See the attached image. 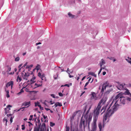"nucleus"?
Wrapping results in <instances>:
<instances>
[{"label":"nucleus","instance_id":"obj_45","mask_svg":"<svg viewBox=\"0 0 131 131\" xmlns=\"http://www.w3.org/2000/svg\"><path fill=\"white\" fill-rule=\"evenodd\" d=\"M58 94L61 97L63 96L64 95L61 92H59L58 93Z\"/></svg>","mask_w":131,"mask_h":131},{"label":"nucleus","instance_id":"obj_58","mask_svg":"<svg viewBox=\"0 0 131 131\" xmlns=\"http://www.w3.org/2000/svg\"><path fill=\"white\" fill-rule=\"evenodd\" d=\"M50 95L51 96H52V97L53 98H55V95L54 94H52Z\"/></svg>","mask_w":131,"mask_h":131},{"label":"nucleus","instance_id":"obj_50","mask_svg":"<svg viewBox=\"0 0 131 131\" xmlns=\"http://www.w3.org/2000/svg\"><path fill=\"white\" fill-rule=\"evenodd\" d=\"M33 115H30V118L29 119V121H31L32 120Z\"/></svg>","mask_w":131,"mask_h":131},{"label":"nucleus","instance_id":"obj_9","mask_svg":"<svg viewBox=\"0 0 131 131\" xmlns=\"http://www.w3.org/2000/svg\"><path fill=\"white\" fill-rule=\"evenodd\" d=\"M26 92H29V94L32 95V94H35L36 93L38 92V91H26Z\"/></svg>","mask_w":131,"mask_h":131},{"label":"nucleus","instance_id":"obj_62","mask_svg":"<svg viewBox=\"0 0 131 131\" xmlns=\"http://www.w3.org/2000/svg\"><path fill=\"white\" fill-rule=\"evenodd\" d=\"M27 62H26V63L24 65V66L21 67V68H23V67H25V66L27 65Z\"/></svg>","mask_w":131,"mask_h":131},{"label":"nucleus","instance_id":"obj_47","mask_svg":"<svg viewBox=\"0 0 131 131\" xmlns=\"http://www.w3.org/2000/svg\"><path fill=\"white\" fill-rule=\"evenodd\" d=\"M119 98V97L117 95H116V96L115 97V99H114L113 100V102H114V100L115 101H116V100H117L118 98Z\"/></svg>","mask_w":131,"mask_h":131},{"label":"nucleus","instance_id":"obj_57","mask_svg":"<svg viewBox=\"0 0 131 131\" xmlns=\"http://www.w3.org/2000/svg\"><path fill=\"white\" fill-rule=\"evenodd\" d=\"M104 122H105V121H104V122L103 121V126H102V128L103 127V128H104V127L105 126V124L104 123Z\"/></svg>","mask_w":131,"mask_h":131},{"label":"nucleus","instance_id":"obj_64","mask_svg":"<svg viewBox=\"0 0 131 131\" xmlns=\"http://www.w3.org/2000/svg\"><path fill=\"white\" fill-rule=\"evenodd\" d=\"M12 114H7V116L8 117H9V116H12Z\"/></svg>","mask_w":131,"mask_h":131},{"label":"nucleus","instance_id":"obj_28","mask_svg":"<svg viewBox=\"0 0 131 131\" xmlns=\"http://www.w3.org/2000/svg\"><path fill=\"white\" fill-rule=\"evenodd\" d=\"M125 97L126 98V100H127L129 101H131V98L127 96H125Z\"/></svg>","mask_w":131,"mask_h":131},{"label":"nucleus","instance_id":"obj_21","mask_svg":"<svg viewBox=\"0 0 131 131\" xmlns=\"http://www.w3.org/2000/svg\"><path fill=\"white\" fill-rule=\"evenodd\" d=\"M41 66L39 64H37V66L36 67V70H37V72L38 71L39 69H40ZM40 70H41L40 69Z\"/></svg>","mask_w":131,"mask_h":131},{"label":"nucleus","instance_id":"obj_8","mask_svg":"<svg viewBox=\"0 0 131 131\" xmlns=\"http://www.w3.org/2000/svg\"><path fill=\"white\" fill-rule=\"evenodd\" d=\"M5 68H6V70L7 69L6 72L7 73H8L9 71H10L11 70V67L9 65H6Z\"/></svg>","mask_w":131,"mask_h":131},{"label":"nucleus","instance_id":"obj_40","mask_svg":"<svg viewBox=\"0 0 131 131\" xmlns=\"http://www.w3.org/2000/svg\"><path fill=\"white\" fill-rule=\"evenodd\" d=\"M42 75L41 73L40 72H39L38 73V76L40 78H42Z\"/></svg>","mask_w":131,"mask_h":131},{"label":"nucleus","instance_id":"obj_23","mask_svg":"<svg viewBox=\"0 0 131 131\" xmlns=\"http://www.w3.org/2000/svg\"><path fill=\"white\" fill-rule=\"evenodd\" d=\"M117 95L120 99L121 98V97H123V92H121L119 93Z\"/></svg>","mask_w":131,"mask_h":131},{"label":"nucleus","instance_id":"obj_43","mask_svg":"<svg viewBox=\"0 0 131 131\" xmlns=\"http://www.w3.org/2000/svg\"><path fill=\"white\" fill-rule=\"evenodd\" d=\"M21 126L22 127V128H21L22 129V130H24L25 128L24 124L23 125H21Z\"/></svg>","mask_w":131,"mask_h":131},{"label":"nucleus","instance_id":"obj_42","mask_svg":"<svg viewBox=\"0 0 131 131\" xmlns=\"http://www.w3.org/2000/svg\"><path fill=\"white\" fill-rule=\"evenodd\" d=\"M64 86H67L68 87H69V84H66L64 85H61V87H63Z\"/></svg>","mask_w":131,"mask_h":131},{"label":"nucleus","instance_id":"obj_27","mask_svg":"<svg viewBox=\"0 0 131 131\" xmlns=\"http://www.w3.org/2000/svg\"><path fill=\"white\" fill-rule=\"evenodd\" d=\"M42 78H40L41 79V80H43V78H45V81H46V77H45V75L44 74H42Z\"/></svg>","mask_w":131,"mask_h":131},{"label":"nucleus","instance_id":"obj_11","mask_svg":"<svg viewBox=\"0 0 131 131\" xmlns=\"http://www.w3.org/2000/svg\"><path fill=\"white\" fill-rule=\"evenodd\" d=\"M43 127L42 128L41 127V128H40V130H42V131H46V124L44 123H43Z\"/></svg>","mask_w":131,"mask_h":131},{"label":"nucleus","instance_id":"obj_24","mask_svg":"<svg viewBox=\"0 0 131 131\" xmlns=\"http://www.w3.org/2000/svg\"><path fill=\"white\" fill-rule=\"evenodd\" d=\"M35 86H36V87H34V88H33L32 89H34L37 87H40V86H42V84H37V83H36L35 85H34Z\"/></svg>","mask_w":131,"mask_h":131},{"label":"nucleus","instance_id":"obj_33","mask_svg":"<svg viewBox=\"0 0 131 131\" xmlns=\"http://www.w3.org/2000/svg\"><path fill=\"white\" fill-rule=\"evenodd\" d=\"M12 107V106L10 105H8L6 106V108H8V110L9 111L10 110V107Z\"/></svg>","mask_w":131,"mask_h":131},{"label":"nucleus","instance_id":"obj_44","mask_svg":"<svg viewBox=\"0 0 131 131\" xmlns=\"http://www.w3.org/2000/svg\"><path fill=\"white\" fill-rule=\"evenodd\" d=\"M38 106L39 107L40 110H43V107H42L40 105H38Z\"/></svg>","mask_w":131,"mask_h":131},{"label":"nucleus","instance_id":"obj_14","mask_svg":"<svg viewBox=\"0 0 131 131\" xmlns=\"http://www.w3.org/2000/svg\"><path fill=\"white\" fill-rule=\"evenodd\" d=\"M123 96H126V95H128V94H129V92L128 90L127 89L126 91H125L124 93H123Z\"/></svg>","mask_w":131,"mask_h":131},{"label":"nucleus","instance_id":"obj_17","mask_svg":"<svg viewBox=\"0 0 131 131\" xmlns=\"http://www.w3.org/2000/svg\"><path fill=\"white\" fill-rule=\"evenodd\" d=\"M104 90L105 89L103 88V85H102V88L100 92V94L101 96H102L103 95Z\"/></svg>","mask_w":131,"mask_h":131},{"label":"nucleus","instance_id":"obj_5","mask_svg":"<svg viewBox=\"0 0 131 131\" xmlns=\"http://www.w3.org/2000/svg\"><path fill=\"white\" fill-rule=\"evenodd\" d=\"M118 102V100H116L115 101V103L114 104L113 106L112 107L113 108V110H112V111L114 112H116L118 110V107H117L116 105V104H117V102Z\"/></svg>","mask_w":131,"mask_h":131},{"label":"nucleus","instance_id":"obj_26","mask_svg":"<svg viewBox=\"0 0 131 131\" xmlns=\"http://www.w3.org/2000/svg\"><path fill=\"white\" fill-rule=\"evenodd\" d=\"M41 125V123H39V125H38V127H34V128H36V129L39 130V129H40V128H40Z\"/></svg>","mask_w":131,"mask_h":131},{"label":"nucleus","instance_id":"obj_7","mask_svg":"<svg viewBox=\"0 0 131 131\" xmlns=\"http://www.w3.org/2000/svg\"><path fill=\"white\" fill-rule=\"evenodd\" d=\"M125 101H126V99L125 96H123V97H121L120 101L124 105L125 104Z\"/></svg>","mask_w":131,"mask_h":131},{"label":"nucleus","instance_id":"obj_63","mask_svg":"<svg viewBox=\"0 0 131 131\" xmlns=\"http://www.w3.org/2000/svg\"><path fill=\"white\" fill-rule=\"evenodd\" d=\"M89 83L88 82H86L85 84V85L84 86V87H85L87 86V85H88Z\"/></svg>","mask_w":131,"mask_h":131},{"label":"nucleus","instance_id":"obj_16","mask_svg":"<svg viewBox=\"0 0 131 131\" xmlns=\"http://www.w3.org/2000/svg\"><path fill=\"white\" fill-rule=\"evenodd\" d=\"M93 114L92 113H90L89 116V117L88 118V122H90L91 121L92 118V116Z\"/></svg>","mask_w":131,"mask_h":131},{"label":"nucleus","instance_id":"obj_36","mask_svg":"<svg viewBox=\"0 0 131 131\" xmlns=\"http://www.w3.org/2000/svg\"><path fill=\"white\" fill-rule=\"evenodd\" d=\"M30 84H32L33 83L35 82L36 81H34L33 79L32 78L30 80Z\"/></svg>","mask_w":131,"mask_h":131},{"label":"nucleus","instance_id":"obj_53","mask_svg":"<svg viewBox=\"0 0 131 131\" xmlns=\"http://www.w3.org/2000/svg\"><path fill=\"white\" fill-rule=\"evenodd\" d=\"M88 115H84V118H85L86 120H88Z\"/></svg>","mask_w":131,"mask_h":131},{"label":"nucleus","instance_id":"obj_55","mask_svg":"<svg viewBox=\"0 0 131 131\" xmlns=\"http://www.w3.org/2000/svg\"><path fill=\"white\" fill-rule=\"evenodd\" d=\"M34 131H42V130L41 129L40 130V131H39V130L34 128Z\"/></svg>","mask_w":131,"mask_h":131},{"label":"nucleus","instance_id":"obj_49","mask_svg":"<svg viewBox=\"0 0 131 131\" xmlns=\"http://www.w3.org/2000/svg\"><path fill=\"white\" fill-rule=\"evenodd\" d=\"M19 60V58L18 57L16 58L15 59V61H18Z\"/></svg>","mask_w":131,"mask_h":131},{"label":"nucleus","instance_id":"obj_51","mask_svg":"<svg viewBox=\"0 0 131 131\" xmlns=\"http://www.w3.org/2000/svg\"><path fill=\"white\" fill-rule=\"evenodd\" d=\"M42 115L43 116V117L44 118V119H46V118H47V119H48L47 117V116H46L45 115H44L43 114H42Z\"/></svg>","mask_w":131,"mask_h":131},{"label":"nucleus","instance_id":"obj_52","mask_svg":"<svg viewBox=\"0 0 131 131\" xmlns=\"http://www.w3.org/2000/svg\"><path fill=\"white\" fill-rule=\"evenodd\" d=\"M84 115H85V114H82V117L81 118V120H80V122H83V116H84Z\"/></svg>","mask_w":131,"mask_h":131},{"label":"nucleus","instance_id":"obj_30","mask_svg":"<svg viewBox=\"0 0 131 131\" xmlns=\"http://www.w3.org/2000/svg\"><path fill=\"white\" fill-rule=\"evenodd\" d=\"M87 107V105H85V106L83 108V110H84V111H83V114H84V113L86 111Z\"/></svg>","mask_w":131,"mask_h":131},{"label":"nucleus","instance_id":"obj_4","mask_svg":"<svg viewBox=\"0 0 131 131\" xmlns=\"http://www.w3.org/2000/svg\"><path fill=\"white\" fill-rule=\"evenodd\" d=\"M112 101V100H110L109 101H108L107 102V104H106V105L105 106H104L102 107L101 109V111H103H103L102 113L101 114H103L104 112L105 111V110L107 108V109L108 106H109V105L110 104V103Z\"/></svg>","mask_w":131,"mask_h":131},{"label":"nucleus","instance_id":"obj_32","mask_svg":"<svg viewBox=\"0 0 131 131\" xmlns=\"http://www.w3.org/2000/svg\"><path fill=\"white\" fill-rule=\"evenodd\" d=\"M91 95H92L91 96V98L92 97H95V96L96 95V93L94 92H91Z\"/></svg>","mask_w":131,"mask_h":131},{"label":"nucleus","instance_id":"obj_46","mask_svg":"<svg viewBox=\"0 0 131 131\" xmlns=\"http://www.w3.org/2000/svg\"><path fill=\"white\" fill-rule=\"evenodd\" d=\"M27 122L29 124L28 125V126L29 127H30V125H31L32 126L33 125V124L31 123L30 122Z\"/></svg>","mask_w":131,"mask_h":131},{"label":"nucleus","instance_id":"obj_29","mask_svg":"<svg viewBox=\"0 0 131 131\" xmlns=\"http://www.w3.org/2000/svg\"><path fill=\"white\" fill-rule=\"evenodd\" d=\"M40 103L38 101H37L36 102H35V107H37V106H38V105H39V104H40Z\"/></svg>","mask_w":131,"mask_h":131},{"label":"nucleus","instance_id":"obj_22","mask_svg":"<svg viewBox=\"0 0 131 131\" xmlns=\"http://www.w3.org/2000/svg\"><path fill=\"white\" fill-rule=\"evenodd\" d=\"M88 74L89 75H91L92 76H94L95 77H96V74H95L94 73L91 72H89L88 73Z\"/></svg>","mask_w":131,"mask_h":131},{"label":"nucleus","instance_id":"obj_41","mask_svg":"<svg viewBox=\"0 0 131 131\" xmlns=\"http://www.w3.org/2000/svg\"><path fill=\"white\" fill-rule=\"evenodd\" d=\"M18 79L19 80V82H20L22 80L21 78L20 77H19V75H18L17 79V81H18L17 80Z\"/></svg>","mask_w":131,"mask_h":131},{"label":"nucleus","instance_id":"obj_37","mask_svg":"<svg viewBox=\"0 0 131 131\" xmlns=\"http://www.w3.org/2000/svg\"><path fill=\"white\" fill-rule=\"evenodd\" d=\"M101 63L103 64L105 63L104 60L103 59H102L101 60Z\"/></svg>","mask_w":131,"mask_h":131},{"label":"nucleus","instance_id":"obj_20","mask_svg":"<svg viewBox=\"0 0 131 131\" xmlns=\"http://www.w3.org/2000/svg\"><path fill=\"white\" fill-rule=\"evenodd\" d=\"M29 76V75H27V72H25V74L24 75V77H23V79L27 80L28 79L27 78H28Z\"/></svg>","mask_w":131,"mask_h":131},{"label":"nucleus","instance_id":"obj_34","mask_svg":"<svg viewBox=\"0 0 131 131\" xmlns=\"http://www.w3.org/2000/svg\"><path fill=\"white\" fill-rule=\"evenodd\" d=\"M5 114H6L7 113H9V111L8 110H7V108H5L4 109Z\"/></svg>","mask_w":131,"mask_h":131},{"label":"nucleus","instance_id":"obj_54","mask_svg":"<svg viewBox=\"0 0 131 131\" xmlns=\"http://www.w3.org/2000/svg\"><path fill=\"white\" fill-rule=\"evenodd\" d=\"M108 84L107 85H104L103 88L105 89V90L106 89L107 87L108 86Z\"/></svg>","mask_w":131,"mask_h":131},{"label":"nucleus","instance_id":"obj_19","mask_svg":"<svg viewBox=\"0 0 131 131\" xmlns=\"http://www.w3.org/2000/svg\"><path fill=\"white\" fill-rule=\"evenodd\" d=\"M79 112H80L81 113V111L79 110L76 111L75 112H74V113L73 114V115H72V118H74V117L75 116V115H76V114H77ZM81 113H82V112H81Z\"/></svg>","mask_w":131,"mask_h":131},{"label":"nucleus","instance_id":"obj_39","mask_svg":"<svg viewBox=\"0 0 131 131\" xmlns=\"http://www.w3.org/2000/svg\"><path fill=\"white\" fill-rule=\"evenodd\" d=\"M50 126L51 127H53V126H54L55 125L54 123H53L52 122H50Z\"/></svg>","mask_w":131,"mask_h":131},{"label":"nucleus","instance_id":"obj_6","mask_svg":"<svg viewBox=\"0 0 131 131\" xmlns=\"http://www.w3.org/2000/svg\"><path fill=\"white\" fill-rule=\"evenodd\" d=\"M14 83L13 81H10L7 83L6 85V87L7 88L8 86L11 85V87L12 88L13 85Z\"/></svg>","mask_w":131,"mask_h":131},{"label":"nucleus","instance_id":"obj_61","mask_svg":"<svg viewBox=\"0 0 131 131\" xmlns=\"http://www.w3.org/2000/svg\"><path fill=\"white\" fill-rule=\"evenodd\" d=\"M107 81H106V82H105L104 83H103L102 85H107Z\"/></svg>","mask_w":131,"mask_h":131},{"label":"nucleus","instance_id":"obj_18","mask_svg":"<svg viewBox=\"0 0 131 131\" xmlns=\"http://www.w3.org/2000/svg\"><path fill=\"white\" fill-rule=\"evenodd\" d=\"M98 127L99 129V131H102V126L101 125V123L100 122L98 124Z\"/></svg>","mask_w":131,"mask_h":131},{"label":"nucleus","instance_id":"obj_10","mask_svg":"<svg viewBox=\"0 0 131 131\" xmlns=\"http://www.w3.org/2000/svg\"><path fill=\"white\" fill-rule=\"evenodd\" d=\"M30 104V101L28 102H25L22 104V106H26Z\"/></svg>","mask_w":131,"mask_h":131},{"label":"nucleus","instance_id":"obj_15","mask_svg":"<svg viewBox=\"0 0 131 131\" xmlns=\"http://www.w3.org/2000/svg\"><path fill=\"white\" fill-rule=\"evenodd\" d=\"M68 15L69 16V17L72 18H75V16L73 15L70 12H69L68 13Z\"/></svg>","mask_w":131,"mask_h":131},{"label":"nucleus","instance_id":"obj_1","mask_svg":"<svg viewBox=\"0 0 131 131\" xmlns=\"http://www.w3.org/2000/svg\"><path fill=\"white\" fill-rule=\"evenodd\" d=\"M113 102V101L110 104L106 112L105 113L103 116L104 122V121L105 122L107 120L108 117L110 118L114 113L112 111V110L111 109H110V108L112 105Z\"/></svg>","mask_w":131,"mask_h":131},{"label":"nucleus","instance_id":"obj_48","mask_svg":"<svg viewBox=\"0 0 131 131\" xmlns=\"http://www.w3.org/2000/svg\"><path fill=\"white\" fill-rule=\"evenodd\" d=\"M70 128L69 126H66V131H69Z\"/></svg>","mask_w":131,"mask_h":131},{"label":"nucleus","instance_id":"obj_12","mask_svg":"<svg viewBox=\"0 0 131 131\" xmlns=\"http://www.w3.org/2000/svg\"><path fill=\"white\" fill-rule=\"evenodd\" d=\"M62 106V103H60L58 102H57L54 104V106L55 107H57L58 106L60 107Z\"/></svg>","mask_w":131,"mask_h":131},{"label":"nucleus","instance_id":"obj_38","mask_svg":"<svg viewBox=\"0 0 131 131\" xmlns=\"http://www.w3.org/2000/svg\"><path fill=\"white\" fill-rule=\"evenodd\" d=\"M4 121H6V123L5 124V125L6 126L7 125V123L8 121L6 119L5 117H4L3 119V121L4 122Z\"/></svg>","mask_w":131,"mask_h":131},{"label":"nucleus","instance_id":"obj_59","mask_svg":"<svg viewBox=\"0 0 131 131\" xmlns=\"http://www.w3.org/2000/svg\"><path fill=\"white\" fill-rule=\"evenodd\" d=\"M68 74H69V77L70 78H72V77H73V75H70V73H68Z\"/></svg>","mask_w":131,"mask_h":131},{"label":"nucleus","instance_id":"obj_60","mask_svg":"<svg viewBox=\"0 0 131 131\" xmlns=\"http://www.w3.org/2000/svg\"><path fill=\"white\" fill-rule=\"evenodd\" d=\"M32 129V127H29V130H28V129H27V131H31Z\"/></svg>","mask_w":131,"mask_h":131},{"label":"nucleus","instance_id":"obj_56","mask_svg":"<svg viewBox=\"0 0 131 131\" xmlns=\"http://www.w3.org/2000/svg\"><path fill=\"white\" fill-rule=\"evenodd\" d=\"M126 60L129 63H130L131 64V61L130 60H129L127 59H126Z\"/></svg>","mask_w":131,"mask_h":131},{"label":"nucleus","instance_id":"obj_3","mask_svg":"<svg viewBox=\"0 0 131 131\" xmlns=\"http://www.w3.org/2000/svg\"><path fill=\"white\" fill-rule=\"evenodd\" d=\"M101 104L99 103H98L97 106L96 108V109L95 108L94 111V115L98 116V115H99L100 114V111L101 107Z\"/></svg>","mask_w":131,"mask_h":131},{"label":"nucleus","instance_id":"obj_31","mask_svg":"<svg viewBox=\"0 0 131 131\" xmlns=\"http://www.w3.org/2000/svg\"><path fill=\"white\" fill-rule=\"evenodd\" d=\"M111 91V90H108L104 94H107L109 93Z\"/></svg>","mask_w":131,"mask_h":131},{"label":"nucleus","instance_id":"obj_35","mask_svg":"<svg viewBox=\"0 0 131 131\" xmlns=\"http://www.w3.org/2000/svg\"><path fill=\"white\" fill-rule=\"evenodd\" d=\"M33 66V64H31L29 66H27L26 67V69H29L30 68H31Z\"/></svg>","mask_w":131,"mask_h":131},{"label":"nucleus","instance_id":"obj_13","mask_svg":"<svg viewBox=\"0 0 131 131\" xmlns=\"http://www.w3.org/2000/svg\"><path fill=\"white\" fill-rule=\"evenodd\" d=\"M85 120H84V119H83V122H80L79 126V127L80 128L82 127L83 124L84 125V127L85 126Z\"/></svg>","mask_w":131,"mask_h":131},{"label":"nucleus","instance_id":"obj_2","mask_svg":"<svg viewBox=\"0 0 131 131\" xmlns=\"http://www.w3.org/2000/svg\"><path fill=\"white\" fill-rule=\"evenodd\" d=\"M98 116L94 115L93 123L92 124L91 131H96V122Z\"/></svg>","mask_w":131,"mask_h":131},{"label":"nucleus","instance_id":"obj_25","mask_svg":"<svg viewBox=\"0 0 131 131\" xmlns=\"http://www.w3.org/2000/svg\"><path fill=\"white\" fill-rule=\"evenodd\" d=\"M107 99V98H106V97L104 99H102L100 101H101V102L103 103L104 101V102L103 103V104H104L105 102H106V100Z\"/></svg>","mask_w":131,"mask_h":131}]
</instances>
